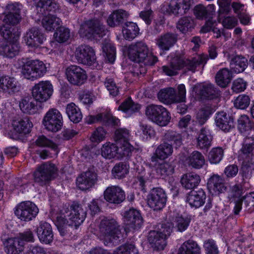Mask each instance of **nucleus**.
Listing matches in <instances>:
<instances>
[{
    "instance_id": "nucleus-1",
    "label": "nucleus",
    "mask_w": 254,
    "mask_h": 254,
    "mask_svg": "<svg viewBox=\"0 0 254 254\" xmlns=\"http://www.w3.org/2000/svg\"><path fill=\"white\" fill-rule=\"evenodd\" d=\"M127 54L131 61L143 63L147 65H152L158 61V58L149 53L147 46L142 42L130 45L127 48Z\"/></svg>"
},
{
    "instance_id": "nucleus-2",
    "label": "nucleus",
    "mask_w": 254,
    "mask_h": 254,
    "mask_svg": "<svg viewBox=\"0 0 254 254\" xmlns=\"http://www.w3.org/2000/svg\"><path fill=\"white\" fill-rule=\"evenodd\" d=\"M100 231L106 241L117 245L123 238L121 226L114 219H103L99 226Z\"/></svg>"
},
{
    "instance_id": "nucleus-3",
    "label": "nucleus",
    "mask_w": 254,
    "mask_h": 254,
    "mask_svg": "<svg viewBox=\"0 0 254 254\" xmlns=\"http://www.w3.org/2000/svg\"><path fill=\"white\" fill-rule=\"evenodd\" d=\"M34 182L41 186L46 185L58 176V169L49 162L38 166L33 173Z\"/></svg>"
},
{
    "instance_id": "nucleus-4",
    "label": "nucleus",
    "mask_w": 254,
    "mask_h": 254,
    "mask_svg": "<svg viewBox=\"0 0 254 254\" xmlns=\"http://www.w3.org/2000/svg\"><path fill=\"white\" fill-rule=\"evenodd\" d=\"M34 182L41 186L46 185L58 176V169L49 162L38 166L33 173Z\"/></svg>"
},
{
    "instance_id": "nucleus-5",
    "label": "nucleus",
    "mask_w": 254,
    "mask_h": 254,
    "mask_svg": "<svg viewBox=\"0 0 254 254\" xmlns=\"http://www.w3.org/2000/svg\"><path fill=\"white\" fill-rule=\"evenodd\" d=\"M107 32L108 30L105 26L98 18L85 21L80 26L79 30V33L81 36L88 39L103 37Z\"/></svg>"
},
{
    "instance_id": "nucleus-6",
    "label": "nucleus",
    "mask_w": 254,
    "mask_h": 254,
    "mask_svg": "<svg viewBox=\"0 0 254 254\" xmlns=\"http://www.w3.org/2000/svg\"><path fill=\"white\" fill-rule=\"evenodd\" d=\"M47 71L45 64L42 61L36 60L24 63L21 72L25 78L34 80L43 76Z\"/></svg>"
},
{
    "instance_id": "nucleus-7",
    "label": "nucleus",
    "mask_w": 254,
    "mask_h": 254,
    "mask_svg": "<svg viewBox=\"0 0 254 254\" xmlns=\"http://www.w3.org/2000/svg\"><path fill=\"white\" fill-rule=\"evenodd\" d=\"M87 211V207L84 205L73 201L69 208L62 210V213L68 217L69 221L74 224V229H76L84 221Z\"/></svg>"
},
{
    "instance_id": "nucleus-8",
    "label": "nucleus",
    "mask_w": 254,
    "mask_h": 254,
    "mask_svg": "<svg viewBox=\"0 0 254 254\" xmlns=\"http://www.w3.org/2000/svg\"><path fill=\"white\" fill-rule=\"evenodd\" d=\"M125 231L127 233L139 229L143 223L140 212L136 209L130 208L123 215Z\"/></svg>"
},
{
    "instance_id": "nucleus-9",
    "label": "nucleus",
    "mask_w": 254,
    "mask_h": 254,
    "mask_svg": "<svg viewBox=\"0 0 254 254\" xmlns=\"http://www.w3.org/2000/svg\"><path fill=\"white\" fill-rule=\"evenodd\" d=\"M39 212V209L35 203L30 201L19 203L15 208L14 214L23 221H29L35 218Z\"/></svg>"
},
{
    "instance_id": "nucleus-10",
    "label": "nucleus",
    "mask_w": 254,
    "mask_h": 254,
    "mask_svg": "<svg viewBox=\"0 0 254 254\" xmlns=\"http://www.w3.org/2000/svg\"><path fill=\"white\" fill-rule=\"evenodd\" d=\"M53 93L52 83L48 80L41 81L32 87V95L33 98L40 102L47 101Z\"/></svg>"
},
{
    "instance_id": "nucleus-11",
    "label": "nucleus",
    "mask_w": 254,
    "mask_h": 254,
    "mask_svg": "<svg viewBox=\"0 0 254 254\" xmlns=\"http://www.w3.org/2000/svg\"><path fill=\"white\" fill-rule=\"evenodd\" d=\"M97 180V169L91 166L77 178L76 185L81 190H86L94 186Z\"/></svg>"
},
{
    "instance_id": "nucleus-12",
    "label": "nucleus",
    "mask_w": 254,
    "mask_h": 254,
    "mask_svg": "<svg viewBox=\"0 0 254 254\" xmlns=\"http://www.w3.org/2000/svg\"><path fill=\"white\" fill-rule=\"evenodd\" d=\"M167 195L164 190L160 188L152 189L147 196V203L154 210H160L165 206Z\"/></svg>"
},
{
    "instance_id": "nucleus-13",
    "label": "nucleus",
    "mask_w": 254,
    "mask_h": 254,
    "mask_svg": "<svg viewBox=\"0 0 254 254\" xmlns=\"http://www.w3.org/2000/svg\"><path fill=\"white\" fill-rule=\"evenodd\" d=\"M130 153L127 147L124 148L116 143L104 144L101 148L102 156L108 159H121L124 156H128Z\"/></svg>"
},
{
    "instance_id": "nucleus-14",
    "label": "nucleus",
    "mask_w": 254,
    "mask_h": 254,
    "mask_svg": "<svg viewBox=\"0 0 254 254\" xmlns=\"http://www.w3.org/2000/svg\"><path fill=\"white\" fill-rule=\"evenodd\" d=\"M65 74L68 82L74 85L83 84L87 79L86 71L79 66L71 65L65 70Z\"/></svg>"
},
{
    "instance_id": "nucleus-15",
    "label": "nucleus",
    "mask_w": 254,
    "mask_h": 254,
    "mask_svg": "<svg viewBox=\"0 0 254 254\" xmlns=\"http://www.w3.org/2000/svg\"><path fill=\"white\" fill-rule=\"evenodd\" d=\"M75 57L79 63L91 65L96 61V56L93 49L86 45L77 47L75 51Z\"/></svg>"
},
{
    "instance_id": "nucleus-16",
    "label": "nucleus",
    "mask_w": 254,
    "mask_h": 254,
    "mask_svg": "<svg viewBox=\"0 0 254 254\" xmlns=\"http://www.w3.org/2000/svg\"><path fill=\"white\" fill-rule=\"evenodd\" d=\"M85 122L89 125L100 122L108 126H119L120 121L109 113H102L96 116L89 115L85 119Z\"/></svg>"
},
{
    "instance_id": "nucleus-17",
    "label": "nucleus",
    "mask_w": 254,
    "mask_h": 254,
    "mask_svg": "<svg viewBox=\"0 0 254 254\" xmlns=\"http://www.w3.org/2000/svg\"><path fill=\"white\" fill-rule=\"evenodd\" d=\"M208 57L206 55H199L190 59H184L179 57L181 68H185L188 70L194 72L197 66H202L206 63Z\"/></svg>"
},
{
    "instance_id": "nucleus-18",
    "label": "nucleus",
    "mask_w": 254,
    "mask_h": 254,
    "mask_svg": "<svg viewBox=\"0 0 254 254\" xmlns=\"http://www.w3.org/2000/svg\"><path fill=\"white\" fill-rule=\"evenodd\" d=\"M105 199L111 203L120 204L126 198L125 191L118 186L108 187L104 192Z\"/></svg>"
},
{
    "instance_id": "nucleus-19",
    "label": "nucleus",
    "mask_w": 254,
    "mask_h": 254,
    "mask_svg": "<svg viewBox=\"0 0 254 254\" xmlns=\"http://www.w3.org/2000/svg\"><path fill=\"white\" fill-rule=\"evenodd\" d=\"M43 124L46 127H62L64 125L62 115L58 110L51 109L44 116Z\"/></svg>"
},
{
    "instance_id": "nucleus-20",
    "label": "nucleus",
    "mask_w": 254,
    "mask_h": 254,
    "mask_svg": "<svg viewBox=\"0 0 254 254\" xmlns=\"http://www.w3.org/2000/svg\"><path fill=\"white\" fill-rule=\"evenodd\" d=\"M178 35L172 32H166L161 35L156 40L158 47L163 51L169 50L177 42Z\"/></svg>"
},
{
    "instance_id": "nucleus-21",
    "label": "nucleus",
    "mask_w": 254,
    "mask_h": 254,
    "mask_svg": "<svg viewBox=\"0 0 254 254\" xmlns=\"http://www.w3.org/2000/svg\"><path fill=\"white\" fill-rule=\"evenodd\" d=\"M44 36L37 27H32L26 32L24 41L26 45L30 47H37L43 43Z\"/></svg>"
},
{
    "instance_id": "nucleus-22",
    "label": "nucleus",
    "mask_w": 254,
    "mask_h": 254,
    "mask_svg": "<svg viewBox=\"0 0 254 254\" xmlns=\"http://www.w3.org/2000/svg\"><path fill=\"white\" fill-rule=\"evenodd\" d=\"M17 40L3 41L0 44V55L7 58H13L20 51V46Z\"/></svg>"
},
{
    "instance_id": "nucleus-23",
    "label": "nucleus",
    "mask_w": 254,
    "mask_h": 254,
    "mask_svg": "<svg viewBox=\"0 0 254 254\" xmlns=\"http://www.w3.org/2000/svg\"><path fill=\"white\" fill-rule=\"evenodd\" d=\"M2 243L5 248V251L7 254H20L23 252L25 248L23 241L17 237L3 239Z\"/></svg>"
},
{
    "instance_id": "nucleus-24",
    "label": "nucleus",
    "mask_w": 254,
    "mask_h": 254,
    "mask_svg": "<svg viewBox=\"0 0 254 254\" xmlns=\"http://www.w3.org/2000/svg\"><path fill=\"white\" fill-rule=\"evenodd\" d=\"M129 132L126 128H117L114 132V140L116 143L124 148H127L131 152L133 147L128 142Z\"/></svg>"
},
{
    "instance_id": "nucleus-25",
    "label": "nucleus",
    "mask_w": 254,
    "mask_h": 254,
    "mask_svg": "<svg viewBox=\"0 0 254 254\" xmlns=\"http://www.w3.org/2000/svg\"><path fill=\"white\" fill-rule=\"evenodd\" d=\"M37 233L39 240L46 244H50L53 240V233L51 225L46 222L40 223L37 229Z\"/></svg>"
},
{
    "instance_id": "nucleus-26",
    "label": "nucleus",
    "mask_w": 254,
    "mask_h": 254,
    "mask_svg": "<svg viewBox=\"0 0 254 254\" xmlns=\"http://www.w3.org/2000/svg\"><path fill=\"white\" fill-rule=\"evenodd\" d=\"M36 7L37 14L40 17L50 14L49 12H54L58 8L54 0H39Z\"/></svg>"
},
{
    "instance_id": "nucleus-27",
    "label": "nucleus",
    "mask_w": 254,
    "mask_h": 254,
    "mask_svg": "<svg viewBox=\"0 0 254 254\" xmlns=\"http://www.w3.org/2000/svg\"><path fill=\"white\" fill-rule=\"evenodd\" d=\"M0 89L4 93L11 94L18 92L19 87L13 77L2 76L0 77Z\"/></svg>"
},
{
    "instance_id": "nucleus-28",
    "label": "nucleus",
    "mask_w": 254,
    "mask_h": 254,
    "mask_svg": "<svg viewBox=\"0 0 254 254\" xmlns=\"http://www.w3.org/2000/svg\"><path fill=\"white\" fill-rule=\"evenodd\" d=\"M128 15V12L123 9L115 10L108 16L107 23L111 27L118 26L127 19Z\"/></svg>"
},
{
    "instance_id": "nucleus-29",
    "label": "nucleus",
    "mask_w": 254,
    "mask_h": 254,
    "mask_svg": "<svg viewBox=\"0 0 254 254\" xmlns=\"http://www.w3.org/2000/svg\"><path fill=\"white\" fill-rule=\"evenodd\" d=\"M206 195L202 189L197 191H190L187 197V201L191 207L198 208L202 206L205 202Z\"/></svg>"
},
{
    "instance_id": "nucleus-30",
    "label": "nucleus",
    "mask_w": 254,
    "mask_h": 254,
    "mask_svg": "<svg viewBox=\"0 0 254 254\" xmlns=\"http://www.w3.org/2000/svg\"><path fill=\"white\" fill-rule=\"evenodd\" d=\"M165 236L157 231H151L148 235V240L151 247L157 251L164 249L167 243Z\"/></svg>"
},
{
    "instance_id": "nucleus-31",
    "label": "nucleus",
    "mask_w": 254,
    "mask_h": 254,
    "mask_svg": "<svg viewBox=\"0 0 254 254\" xmlns=\"http://www.w3.org/2000/svg\"><path fill=\"white\" fill-rule=\"evenodd\" d=\"M243 191V189L241 185L236 184L231 188L232 201H234L235 204L234 208V213L235 215L239 214L242 209Z\"/></svg>"
},
{
    "instance_id": "nucleus-32",
    "label": "nucleus",
    "mask_w": 254,
    "mask_h": 254,
    "mask_svg": "<svg viewBox=\"0 0 254 254\" xmlns=\"http://www.w3.org/2000/svg\"><path fill=\"white\" fill-rule=\"evenodd\" d=\"M66 215L62 213L57 217V219L55 222L60 234L62 236H65L69 234L70 231L73 229L74 224L70 222L68 224V221L65 218Z\"/></svg>"
},
{
    "instance_id": "nucleus-33",
    "label": "nucleus",
    "mask_w": 254,
    "mask_h": 254,
    "mask_svg": "<svg viewBox=\"0 0 254 254\" xmlns=\"http://www.w3.org/2000/svg\"><path fill=\"white\" fill-rule=\"evenodd\" d=\"M199 93L202 97L209 100L217 98L220 95L219 89L211 83H205L201 85Z\"/></svg>"
},
{
    "instance_id": "nucleus-34",
    "label": "nucleus",
    "mask_w": 254,
    "mask_h": 254,
    "mask_svg": "<svg viewBox=\"0 0 254 254\" xmlns=\"http://www.w3.org/2000/svg\"><path fill=\"white\" fill-rule=\"evenodd\" d=\"M207 187L209 190H212L215 192L222 193L226 191L227 187L223 180L218 175H214L208 180Z\"/></svg>"
},
{
    "instance_id": "nucleus-35",
    "label": "nucleus",
    "mask_w": 254,
    "mask_h": 254,
    "mask_svg": "<svg viewBox=\"0 0 254 254\" xmlns=\"http://www.w3.org/2000/svg\"><path fill=\"white\" fill-rule=\"evenodd\" d=\"M172 152V145L164 142L159 145L157 148L155 154L151 157V161L152 162L157 161L158 158L164 159L171 155Z\"/></svg>"
},
{
    "instance_id": "nucleus-36",
    "label": "nucleus",
    "mask_w": 254,
    "mask_h": 254,
    "mask_svg": "<svg viewBox=\"0 0 254 254\" xmlns=\"http://www.w3.org/2000/svg\"><path fill=\"white\" fill-rule=\"evenodd\" d=\"M195 23L190 16H185L180 18L176 23V28L182 33L186 34L194 29Z\"/></svg>"
},
{
    "instance_id": "nucleus-37",
    "label": "nucleus",
    "mask_w": 254,
    "mask_h": 254,
    "mask_svg": "<svg viewBox=\"0 0 254 254\" xmlns=\"http://www.w3.org/2000/svg\"><path fill=\"white\" fill-rule=\"evenodd\" d=\"M232 78V72L228 69L224 68L219 70L216 73L215 81L218 86L225 88L230 83Z\"/></svg>"
},
{
    "instance_id": "nucleus-38",
    "label": "nucleus",
    "mask_w": 254,
    "mask_h": 254,
    "mask_svg": "<svg viewBox=\"0 0 254 254\" xmlns=\"http://www.w3.org/2000/svg\"><path fill=\"white\" fill-rule=\"evenodd\" d=\"M200 182V176L194 173L184 175L181 180L182 186L187 189H194L198 185Z\"/></svg>"
},
{
    "instance_id": "nucleus-39",
    "label": "nucleus",
    "mask_w": 254,
    "mask_h": 254,
    "mask_svg": "<svg viewBox=\"0 0 254 254\" xmlns=\"http://www.w3.org/2000/svg\"><path fill=\"white\" fill-rule=\"evenodd\" d=\"M30 97H26L19 102L20 110L25 114H34L37 111V106L35 101Z\"/></svg>"
},
{
    "instance_id": "nucleus-40",
    "label": "nucleus",
    "mask_w": 254,
    "mask_h": 254,
    "mask_svg": "<svg viewBox=\"0 0 254 254\" xmlns=\"http://www.w3.org/2000/svg\"><path fill=\"white\" fill-rule=\"evenodd\" d=\"M217 104V103H207V106L202 108L198 111L196 116V122L198 123V126L204 125L207 121L208 116L215 110Z\"/></svg>"
},
{
    "instance_id": "nucleus-41",
    "label": "nucleus",
    "mask_w": 254,
    "mask_h": 254,
    "mask_svg": "<svg viewBox=\"0 0 254 254\" xmlns=\"http://www.w3.org/2000/svg\"><path fill=\"white\" fill-rule=\"evenodd\" d=\"M200 248L196 242L189 240L179 249L177 254H200Z\"/></svg>"
},
{
    "instance_id": "nucleus-42",
    "label": "nucleus",
    "mask_w": 254,
    "mask_h": 254,
    "mask_svg": "<svg viewBox=\"0 0 254 254\" xmlns=\"http://www.w3.org/2000/svg\"><path fill=\"white\" fill-rule=\"evenodd\" d=\"M193 12L198 19L210 18L214 12V6L213 4H209L207 7H205L202 4H198L194 7Z\"/></svg>"
},
{
    "instance_id": "nucleus-43",
    "label": "nucleus",
    "mask_w": 254,
    "mask_h": 254,
    "mask_svg": "<svg viewBox=\"0 0 254 254\" xmlns=\"http://www.w3.org/2000/svg\"><path fill=\"white\" fill-rule=\"evenodd\" d=\"M42 23L43 27L47 31H52L59 27L62 23L61 20L52 14L44 16Z\"/></svg>"
},
{
    "instance_id": "nucleus-44",
    "label": "nucleus",
    "mask_w": 254,
    "mask_h": 254,
    "mask_svg": "<svg viewBox=\"0 0 254 254\" xmlns=\"http://www.w3.org/2000/svg\"><path fill=\"white\" fill-rule=\"evenodd\" d=\"M212 136L205 128H201L197 138V147L200 149L207 150L211 145Z\"/></svg>"
},
{
    "instance_id": "nucleus-45",
    "label": "nucleus",
    "mask_w": 254,
    "mask_h": 254,
    "mask_svg": "<svg viewBox=\"0 0 254 254\" xmlns=\"http://www.w3.org/2000/svg\"><path fill=\"white\" fill-rule=\"evenodd\" d=\"M139 31V29L136 23L127 22L123 26V33L126 39L130 40L137 36Z\"/></svg>"
},
{
    "instance_id": "nucleus-46",
    "label": "nucleus",
    "mask_w": 254,
    "mask_h": 254,
    "mask_svg": "<svg viewBox=\"0 0 254 254\" xmlns=\"http://www.w3.org/2000/svg\"><path fill=\"white\" fill-rule=\"evenodd\" d=\"M189 166L196 169L201 168L205 163V159L202 154L197 151L192 152L187 159Z\"/></svg>"
},
{
    "instance_id": "nucleus-47",
    "label": "nucleus",
    "mask_w": 254,
    "mask_h": 254,
    "mask_svg": "<svg viewBox=\"0 0 254 254\" xmlns=\"http://www.w3.org/2000/svg\"><path fill=\"white\" fill-rule=\"evenodd\" d=\"M14 28L7 24L0 23V34L2 36L4 41H9L17 40L19 36L17 33L14 32Z\"/></svg>"
},
{
    "instance_id": "nucleus-48",
    "label": "nucleus",
    "mask_w": 254,
    "mask_h": 254,
    "mask_svg": "<svg viewBox=\"0 0 254 254\" xmlns=\"http://www.w3.org/2000/svg\"><path fill=\"white\" fill-rule=\"evenodd\" d=\"M66 112L70 120L74 123H79L82 118L80 109L73 103L67 105Z\"/></svg>"
},
{
    "instance_id": "nucleus-49",
    "label": "nucleus",
    "mask_w": 254,
    "mask_h": 254,
    "mask_svg": "<svg viewBox=\"0 0 254 254\" xmlns=\"http://www.w3.org/2000/svg\"><path fill=\"white\" fill-rule=\"evenodd\" d=\"M179 57L177 56L172 58L170 63L162 66L163 72L168 76H174L178 74V70L181 68Z\"/></svg>"
},
{
    "instance_id": "nucleus-50",
    "label": "nucleus",
    "mask_w": 254,
    "mask_h": 254,
    "mask_svg": "<svg viewBox=\"0 0 254 254\" xmlns=\"http://www.w3.org/2000/svg\"><path fill=\"white\" fill-rule=\"evenodd\" d=\"M175 89L170 87L161 90L158 94L159 100L167 104H171L174 101H178L179 98L175 97Z\"/></svg>"
},
{
    "instance_id": "nucleus-51",
    "label": "nucleus",
    "mask_w": 254,
    "mask_h": 254,
    "mask_svg": "<svg viewBox=\"0 0 254 254\" xmlns=\"http://www.w3.org/2000/svg\"><path fill=\"white\" fill-rule=\"evenodd\" d=\"M228 13H218V20L222 23L224 27L232 29L237 25L238 20L235 17L228 15Z\"/></svg>"
},
{
    "instance_id": "nucleus-52",
    "label": "nucleus",
    "mask_w": 254,
    "mask_h": 254,
    "mask_svg": "<svg viewBox=\"0 0 254 254\" xmlns=\"http://www.w3.org/2000/svg\"><path fill=\"white\" fill-rule=\"evenodd\" d=\"M140 109V105L133 102L130 98L126 100L119 107V110H121L129 115L138 112Z\"/></svg>"
},
{
    "instance_id": "nucleus-53",
    "label": "nucleus",
    "mask_w": 254,
    "mask_h": 254,
    "mask_svg": "<svg viewBox=\"0 0 254 254\" xmlns=\"http://www.w3.org/2000/svg\"><path fill=\"white\" fill-rule=\"evenodd\" d=\"M247 60L242 56H236L231 60L230 64L235 72H243L247 66Z\"/></svg>"
},
{
    "instance_id": "nucleus-54",
    "label": "nucleus",
    "mask_w": 254,
    "mask_h": 254,
    "mask_svg": "<svg viewBox=\"0 0 254 254\" xmlns=\"http://www.w3.org/2000/svg\"><path fill=\"white\" fill-rule=\"evenodd\" d=\"M128 165L125 162H120L115 165L112 169V174L116 179H121L128 173Z\"/></svg>"
},
{
    "instance_id": "nucleus-55",
    "label": "nucleus",
    "mask_w": 254,
    "mask_h": 254,
    "mask_svg": "<svg viewBox=\"0 0 254 254\" xmlns=\"http://www.w3.org/2000/svg\"><path fill=\"white\" fill-rule=\"evenodd\" d=\"M215 123L218 127H233L234 126L233 119L227 116L224 112L219 113L215 118Z\"/></svg>"
},
{
    "instance_id": "nucleus-56",
    "label": "nucleus",
    "mask_w": 254,
    "mask_h": 254,
    "mask_svg": "<svg viewBox=\"0 0 254 254\" xmlns=\"http://www.w3.org/2000/svg\"><path fill=\"white\" fill-rule=\"evenodd\" d=\"M174 168L171 163L163 161L156 167V172L163 178L172 175L174 173Z\"/></svg>"
},
{
    "instance_id": "nucleus-57",
    "label": "nucleus",
    "mask_w": 254,
    "mask_h": 254,
    "mask_svg": "<svg viewBox=\"0 0 254 254\" xmlns=\"http://www.w3.org/2000/svg\"><path fill=\"white\" fill-rule=\"evenodd\" d=\"M165 108L161 105L151 104L148 105L145 110L146 115L152 122L157 117Z\"/></svg>"
},
{
    "instance_id": "nucleus-58",
    "label": "nucleus",
    "mask_w": 254,
    "mask_h": 254,
    "mask_svg": "<svg viewBox=\"0 0 254 254\" xmlns=\"http://www.w3.org/2000/svg\"><path fill=\"white\" fill-rule=\"evenodd\" d=\"M12 127H33V124L27 116H15L11 120Z\"/></svg>"
},
{
    "instance_id": "nucleus-59",
    "label": "nucleus",
    "mask_w": 254,
    "mask_h": 254,
    "mask_svg": "<svg viewBox=\"0 0 254 254\" xmlns=\"http://www.w3.org/2000/svg\"><path fill=\"white\" fill-rule=\"evenodd\" d=\"M190 222V218L183 217L182 216H178L176 217L174 220L175 226L174 228H176L177 231L183 232L187 230Z\"/></svg>"
},
{
    "instance_id": "nucleus-60",
    "label": "nucleus",
    "mask_w": 254,
    "mask_h": 254,
    "mask_svg": "<svg viewBox=\"0 0 254 254\" xmlns=\"http://www.w3.org/2000/svg\"><path fill=\"white\" fill-rule=\"evenodd\" d=\"M159 115L155 118L153 122L161 127H165L168 125L171 120L170 113L165 108Z\"/></svg>"
},
{
    "instance_id": "nucleus-61",
    "label": "nucleus",
    "mask_w": 254,
    "mask_h": 254,
    "mask_svg": "<svg viewBox=\"0 0 254 254\" xmlns=\"http://www.w3.org/2000/svg\"><path fill=\"white\" fill-rule=\"evenodd\" d=\"M102 49L108 61L113 63L116 58V49L114 46L110 43L103 44Z\"/></svg>"
},
{
    "instance_id": "nucleus-62",
    "label": "nucleus",
    "mask_w": 254,
    "mask_h": 254,
    "mask_svg": "<svg viewBox=\"0 0 254 254\" xmlns=\"http://www.w3.org/2000/svg\"><path fill=\"white\" fill-rule=\"evenodd\" d=\"M31 132L30 128H12L8 133L13 139H19Z\"/></svg>"
},
{
    "instance_id": "nucleus-63",
    "label": "nucleus",
    "mask_w": 254,
    "mask_h": 254,
    "mask_svg": "<svg viewBox=\"0 0 254 254\" xmlns=\"http://www.w3.org/2000/svg\"><path fill=\"white\" fill-rule=\"evenodd\" d=\"M254 150V137H247L245 139L241 152L244 155L253 154Z\"/></svg>"
},
{
    "instance_id": "nucleus-64",
    "label": "nucleus",
    "mask_w": 254,
    "mask_h": 254,
    "mask_svg": "<svg viewBox=\"0 0 254 254\" xmlns=\"http://www.w3.org/2000/svg\"><path fill=\"white\" fill-rule=\"evenodd\" d=\"M138 250L135 246L131 244H126L119 247L114 254H137Z\"/></svg>"
}]
</instances>
